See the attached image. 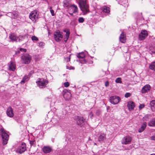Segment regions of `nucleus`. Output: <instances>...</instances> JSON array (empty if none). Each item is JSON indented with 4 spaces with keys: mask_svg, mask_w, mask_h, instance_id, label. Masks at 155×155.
<instances>
[{
    "mask_svg": "<svg viewBox=\"0 0 155 155\" xmlns=\"http://www.w3.org/2000/svg\"><path fill=\"white\" fill-rule=\"evenodd\" d=\"M66 68L67 69L69 70H74V67L72 66H66Z\"/></svg>",
    "mask_w": 155,
    "mask_h": 155,
    "instance_id": "43",
    "label": "nucleus"
},
{
    "mask_svg": "<svg viewBox=\"0 0 155 155\" xmlns=\"http://www.w3.org/2000/svg\"><path fill=\"white\" fill-rule=\"evenodd\" d=\"M30 143H31V144L32 143H31V142Z\"/></svg>",
    "mask_w": 155,
    "mask_h": 155,
    "instance_id": "53",
    "label": "nucleus"
},
{
    "mask_svg": "<svg viewBox=\"0 0 155 155\" xmlns=\"http://www.w3.org/2000/svg\"><path fill=\"white\" fill-rule=\"evenodd\" d=\"M125 48L126 50V51H124L125 53H127V51L128 48L127 47H126Z\"/></svg>",
    "mask_w": 155,
    "mask_h": 155,
    "instance_id": "50",
    "label": "nucleus"
},
{
    "mask_svg": "<svg viewBox=\"0 0 155 155\" xmlns=\"http://www.w3.org/2000/svg\"><path fill=\"white\" fill-rule=\"evenodd\" d=\"M150 116V115L149 114L145 115L143 118V120L146 121H148L149 120Z\"/></svg>",
    "mask_w": 155,
    "mask_h": 155,
    "instance_id": "32",
    "label": "nucleus"
},
{
    "mask_svg": "<svg viewBox=\"0 0 155 155\" xmlns=\"http://www.w3.org/2000/svg\"><path fill=\"white\" fill-rule=\"evenodd\" d=\"M54 37L55 40L57 41H60L63 38L62 33L59 31H57L54 33Z\"/></svg>",
    "mask_w": 155,
    "mask_h": 155,
    "instance_id": "7",
    "label": "nucleus"
},
{
    "mask_svg": "<svg viewBox=\"0 0 155 155\" xmlns=\"http://www.w3.org/2000/svg\"><path fill=\"white\" fill-rule=\"evenodd\" d=\"M120 41L122 43H124L126 40V36L124 32L122 33L120 35L119 37Z\"/></svg>",
    "mask_w": 155,
    "mask_h": 155,
    "instance_id": "21",
    "label": "nucleus"
},
{
    "mask_svg": "<svg viewBox=\"0 0 155 155\" xmlns=\"http://www.w3.org/2000/svg\"><path fill=\"white\" fill-rule=\"evenodd\" d=\"M75 119L78 125L81 126L84 123L83 117L77 116L75 117Z\"/></svg>",
    "mask_w": 155,
    "mask_h": 155,
    "instance_id": "15",
    "label": "nucleus"
},
{
    "mask_svg": "<svg viewBox=\"0 0 155 155\" xmlns=\"http://www.w3.org/2000/svg\"><path fill=\"white\" fill-rule=\"evenodd\" d=\"M71 54L68 57L66 58H65V61L67 62H68L70 61V56Z\"/></svg>",
    "mask_w": 155,
    "mask_h": 155,
    "instance_id": "41",
    "label": "nucleus"
},
{
    "mask_svg": "<svg viewBox=\"0 0 155 155\" xmlns=\"http://www.w3.org/2000/svg\"><path fill=\"white\" fill-rule=\"evenodd\" d=\"M38 86L40 88H43L47 87L48 81L43 78H39L38 81L36 82Z\"/></svg>",
    "mask_w": 155,
    "mask_h": 155,
    "instance_id": "3",
    "label": "nucleus"
},
{
    "mask_svg": "<svg viewBox=\"0 0 155 155\" xmlns=\"http://www.w3.org/2000/svg\"><path fill=\"white\" fill-rule=\"evenodd\" d=\"M132 137L129 135L126 136L124 137L121 141L123 144H127L130 143L132 140Z\"/></svg>",
    "mask_w": 155,
    "mask_h": 155,
    "instance_id": "9",
    "label": "nucleus"
},
{
    "mask_svg": "<svg viewBox=\"0 0 155 155\" xmlns=\"http://www.w3.org/2000/svg\"><path fill=\"white\" fill-rule=\"evenodd\" d=\"M150 139L151 140H155V134L150 137Z\"/></svg>",
    "mask_w": 155,
    "mask_h": 155,
    "instance_id": "45",
    "label": "nucleus"
},
{
    "mask_svg": "<svg viewBox=\"0 0 155 155\" xmlns=\"http://www.w3.org/2000/svg\"><path fill=\"white\" fill-rule=\"evenodd\" d=\"M147 123L146 122H144L141 126L140 127L138 130V131L139 133H141L143 131L147 126Z\"/></svg>",
    "mask_w": 155,
    "mask_h": 155,
    "instance_id": "27",
    "label": "nucleus"
},
{
    "mask_svg": "<svg viewBox=\"0 0 155 155\" xmlns=\"http://www.w3.org/2000/svg\"><path fill=\"white\" fill-rule=\"evenodd\" d=\"M62 94L65 100H68L71 97V95L70 90L64 89L62 92Z\"/></svg>",
    "mask_w": 155,
    "mask_h": 155,
    "instance_id": "12",
    "label": "nucleus"
},
{
    "mask_svg": "<svg viewBox=\"0 0 155 155\" xmlns=\"http://www.w3.org/2000/svg\"><path fill=\"white\" fill-rule=\"evenodd\" d=\"M107 110L108 109V107H107Z\"/></svg>",
    "mask_w": 155,
    "mask_h": 155,
    "instance_id": "54",
    "label": "nucleus"
},
{
    "mask_svg": "<svg viewBox=\"0 0 155 155\" xmlns=\"http://www.w3.org/2000/svg\"><path fill=\"white\" fill-rule=\"evenodd\" d=\"M77 57L79 58V61L81 64H84L87 62L86 57L84 52L79 53Z\"/></svg>",
    "mask_w": 155,
    "mask_h": 155,
    "instance_id": "6",
    "label": "nucleus"
},
{
    "mask_svg": "<svg viewBox=\"0 0 155 155\" xmlns=\"http://www.w3.org/2000/svg\"><path fill=\"white\" fill-rule=\"evenodd\" d=\"M93 116V114L92 113V112H91V113L89 114V116L91 118H92Z\"/></svg>",
    "mask_w": 155,
    "mask_h": 155,
    "instance_id": "48",
    "label": "nucleus"
},
{
    "mask_svg": "<svg viewBox=\"0 0 155 155\" xmlns=\"http://www.w3.org/2000/svg\"><path fill=\"white\" fill-rule=\"evenodd\" d=\"M118 2L119 4L123 5L125 8L128 7V2L127 0H120Z\"/></svg>",
    "mask_w": 155,
    "mask_h": 155,
    "instance_id": "25",
    "label": "nucleus"
},
{
    "mask_svg": "<svg viewBox=\"0 0 155 155\" xmlns=\"http://www.w3.org/2000/svg\"><path fill=\"white\" fill-rule=\"evenodd\" d=\"M105 86L106 87H107V81L105 82Z\"/></svg>",
    "mask_w": 155,
    "mask_h": 155,
    "instance_id": "51",
    "label": "nucleus"
},
{
    "mask_svg": "<svg viewBox=\"0 0 155 155\" xmlns=\"http://www.w3.org/2000/svg\"><path fill=\"white\" fill-rule=\"evenodd\" d=\"M120 100V98L118 96H112L110 97L109 100L111 103L115 104H117Z\"/></svg>",
    "mask_w": 155,
    "mask_h": 155,
    "instance_id": "8",
    "label": "nucleus"
},
{
    "mask_svg": "<svg viewBox=\"0 0 155 155\" xmlns=\"http://www.w3.org/2000/svg\"><path fill=\"white\" fill-rule=\"evenodd\" d=\"M9 68L10 70L14 71L16 68L15 64L13 62H10L9 64Z\"/></svg>",
    "mask_w": 155,
    "mask_h": 155,
    "instance_id": "24",
    "label": "nucleus"
},
{
    "mask_svg": "<svg viewBox=\"0 0 155 155\" xmlns=\"http://www.w3.org/2000/svg\"><path fill=\"white\" fill-rule=\"evenodd\" d=\"M148 125L150 127L155 126V118L150 120L148 123Z\"/></svg>",
    "mask_w": 155,
    "mask_h": 155,
    "instance_id": "31",
    "label": "nucleus"
},
{
    "mask_svg": "<svg viewBox=\"0 0 155 155\" xmlns=\"http://www.w3.org/2000/svg\"><path fill=\"white\" fill-rule=\"evenodd\" d=\"M144 106L145 105L144 104H140L139 106V109L140 110L143 108L144 107Z\"/></svg>",
    "mask_w": 155,
    "mask_h": 155,
    "instance_id": "42",
    "label": "nucleus"
},
{
    "mask_svg": "<svg viewBox=\"0 0 155 155\" xmlns=\"http://www.w3.org/2000/svg\"><path fill=\"white\" fill-rule=\"evenodd\" d=\"M131 95V94L129 92L127 93L125 95V97L126 98H128L130 97Z\"/></svg>",
    "mask_w": 155,
    "mask_h": 155,
    "instance_id": "39",
    "label": "nucleus"
},
{
    "mask_svg": "<svg viewBox=\"0 0 155 155\" xmlns=\"http://www.w3.org/2000/svg\"><path fill=\"white\" fill-rule=\"evenodd\" d=\"M63 31L66 33L65 35L64 36V40L66 42L68 40L70 35V30L66 28Z\"/></svg>",
    "mask_w": 155,
    "mask_h": 155,
    "instance_id": "22",
    "label": "nucleus"
},
{
    "mask_svg": "<svg viewBox=\"0 0 155 155\" xmlns=\"http://www.w3.org/2000/svg\"><path fill=\"white\" fill-rule=\"evenodd\" d=\"M135 107L134 103L132 101L129 102L127 104V107L129 110H133Z\"/></svg>",
    "mask_w": 155,
    "mask_h": 155,
    "instance_id": "23",
    "label": "nucleus"
},
{
    "mask_svg": "<svg viewBox=\"0 0 155 155\" xmlns=\"http://www.w3.org/2000/svg\"><path fill=\"white\" fill-rule=\"evenodd\" d=\"M150 105L152 110L153 111H155V100H153L150 102Z\"/></svg>",
    "mask_w": 155,
    "mask_h": 155,
    "instance_id": "28",
    "label": "nucleus"
},
{
    "mask_svg": "<svg viewBox=\"0 0 155 155\" xmlns=\"http://www.w3.org/2000/svg\"><path fill=\"white\" fill-rule=\"evenodd\" d=\"M79 5L81 10L84 14H86L89 11V7L86 0H79Z\"/></svg>",
    "mask_w": 155,
    "mask_h": 155,
    "instance_id": "1",
    "label": "nucleus"
},
{
    "mask_svg": "<svg viewBox=\"0 0 155 155\" xmlns=\"http://www.w3.org/2000/svg\"><path fill=\"white\" fill-rule=\"evenodd\" d=\"M149 49L150 53L152 55L155 54V45L150 46Z\"/></svg>",
    "mask_w": 155,
    "mask_h": 155,
    "instance_id": "29",
    "label": "nucleus"
},
{
    "mask_svg": "<svg viewBox=\"0 0 155 155\" xmlns=\"http://www.w3.org/2000/svg\"><path fill=\"white\" fill-rule=\"evenodd\" d=\"M9 38L12 41H17V40L18 39V37L14 33H11L9 35Z\"/></svg>",
    "mask_w": 155,
    "mask_h": 155,
    "instance_id": "26",
    "label": "nucleus"
},
{
    "mask_svg": "<svg viewBox=\"0 0 155 155\" xmlns=\"http://www.w3.org/2000/svg\"><path fill=\"white\" fill-rule=\"evenodd\" d=\"M107 86L108 85V84H109V83H108V82L107 81Z\"/></svg>",
    "mask_w": 155,
    "mask_h": 155,
    "instance_id": "52",
    "label": "nucleus"
},
{
    "mask_svg": "<svg viewBox=\"0 0 155 155\" xmlns=\"http://www.w3.org/2000/svg\"><path fill=\"white\" fill-rule=\"evenodd\" d=\"M150 88V86L149 84H147L144 86L141 90L142 93H145L149 91Z\"/></svg>",
    "mask_w": 155,
    "mask_h": 155,
    "instance_id": "20",
    "label": "nucleus"
},
{
    "mask_svg": "<svg viewBox=\"0 0 155 155\" xmlns=\"http://www.w3.org/2000/svg\"><path fill=\"white\" fill-rule=\"evenodd\" d=\"M102 12L103 13L107 12V7H105L103 9Z\"/></svg>",
    "mask_w": 155,
    "mask_h": 155,
    "instance_id": "47",
    "label": "nucleus"
},
{
    "mask_svg": "<svg viewBox=\"0 0 155 155\" xmlns=\"http://www.w3.org/2000/svg\"><path fill=\"white\" fill-rule=\"evenodd\" d=\"M23 62L25 64H29L31 59V57L29 54H25L23 55L21 57Z\"/></svg>",
    "mask_w": 155,
    "mask_h": 155,
    "instance_id": "5",
    "label": "nucleus"
},
{
    "mask_svg": "<svg viewBox=\"0 0 155 155\" xmlns=\"http://www.w3.org/2000/svg\"><path fill=\"white\" fill-rule=\"evenodd\" d=\"M29 36L28 35H19L18 37V38L19 42L23 41L24 42H27L28 41V37Z\"/></svg>",
    "mask_w": 155,
    "mask_h": 155,
    "instance_id": "14",
    "label": "nucleus"
},
{
    "mask_svg": "<svg viewBox=\"0 0 155 155\" xmlns=\"http://www.w3.org/2000/svg\"><path fill=\"white\" fill-rule=\"evenodd\" d=\"M148 35L147 31L145 30L141 31L139 35V38L140 40H142L144 39Z\"/></svg>",
    "mask_w": 155,
    "mask_h": 155,
    "instance_id": "13",
    "label": "nucleus"
},
{
    "mask_svg": "<svg viewBox=\"0 0 155 155\" xmlns=\"http://www.w3.org/2000/svg\"><path fill=\"white\" fill-rule=\"evenodd\" d=\"M107 14L108 13H109L110 12V8H109V7H107Z\"/></svg>",
    "mask_w": 155,
    "mask_h": 155,
    "instance_id": "49",
    "label": "nucleus"
},
{
    "mask_svg": "<svg viewBox=\"0 0 155 155\" xmlns=\"http://www.w3.org/2000/svg\"><path fill=\"white\" fill-rule=\"evenodd\" d=\"M69 13L71 15H73V13L77 12V7L74 5L70 6L68 8Z\"/></svg>",
    "mask_w": 155,
    "mask_h": 155,
    "instance_id": "11",
    "label": "nucleus"
},
{
    "mask_svg": "<svg viewBox=\"0 0 155 155\" xmlns=\"http://www.w3.org/2000/svg\"><path fill=\"white\" fill-rule=\"evenodd\" d=\"M20 51H23L25 52L27 50L26 49L21 48H20Z\"/></svg>",
    "mask_w": 155,
    "mask_h": 155,
    "instance_id": "46",
    "label": "nucleus"
},
{
    "mask_svg": "<svg viewBox=\"0 0 155 155\" xmlns=\"http://www.w3.org/2000/svg\"><path fill=\"white\" fill-rule=\"evenodd\" d=\"M6 15L12 19H15L18 16V12L16 11L14 12H9Z\"/></svg>",
    "mask_w": 155,
    "mask_h": 155,
    "instance_id": "18",
    "label": "nucleus"
},
{
    "mask_svg": "<svg viewBox=\"0 0 155 155\" xmlns=\"http://www.w3.org/2000/svg\"><path fill=\"white\" fill-rule=\"evenodd\" d=\"M43 151L45 153L51 152L52 150L51 147L48 146H44L42 148Z\"/></svg>",
    "mask_w": 155,
    "mask_h": 155,
    "instance_id": "19",
    "label": "nucleus"
},
{
    "mask_svg": "<svg viewBox=\"0 0 155 155\" xmlns=\"http://www.w3.org/2000/svg\"><path fill=\"white\" fill-rule=\"evenodd\" d=\"M149 68L154 71H155V61L152 62L149 66Z\"/></svg>",
    "mask_w": 155,
    "mask_h": 155,
    "instance_id": "30",
    "label": "nucleus"
},
{
    "mask_svg": "<svg viewBox=\"0 0 155 155\" xmlns=\"http://www.w3.org/2000/svg\"><path fill=\"white\" fill-rule=\"evenodd\" d=\"M31 76L30 74H29L28 75H25L22 78V80L20 82V83L21 84H23L25 82L28 81L29 79Z\"/></svg>",
    "mask_w": 155,
    "mask_h": 155,
    "instance_id": "16",
    "label": "nucleus"
},
{
    "mask_svg": "<svg viewBox=\"0 0 155 155\" xmlns=\"http://www.w3.org/2000/svg\"><path fill=\"white\" fill-rule=\"evenodd\" d=\"M38 15L37 11L34 10L31 12L29 17L33 21L35 22L38 19Z\"/></svg>",
    "mask_w": 155,
    "mask_h": 155,
    "instance_id": "4",
    "label": "nucleus"
},
{
    "mask_svg": "<svg viewBox=\"0 0 155 155\" xmlns=\"http://www.w3.org/2000/svg\"><path fill=\"white\" fill-rule=\"evenodd\" d=\"M26 150V145L25 143H22L21 146L18 147L16 150L18 153L21 154Z\"/></svg>",
    "mask_w": 155,
    "mask_h": 155,
    "instance_id": "10",
    "label": "nucleus"
},
{
    "mask_svg": "<svg viewBox=\"0 0 155 155\" xmlns=\"http://www.w3.org/2000/svg\"><path fill=\"white\" fill-rule=\"evenodd\" d=\"M49 9L50 11V12L51 14V15L52 16H54V11L52 9V8L51 7H50L49 8Z\"/></svg>",
    "mask_w": 155,
    "mask_h": 155,
    "instance_id": "37",
    "label": "nucleus"
},
{
    "mask_svg": "<svg viewBox=\"0 0 155 155\" xmlns=\"http://www.w3.org/2000/svg\"><path fill=\"white\" fill-rule=\"evenodd\" d=\"M115 82L117 83H121V79L120 78H118L115 80Z\"/></svg>",
    "mask_w": 155,
    "mask_h": 155,
    "instance_id": "35",
    "label": "nucleus"
},
{
    "mask_svg": "<svg viewBox=\"0 0 155 155\" xmlns=\"http://www.w3.org/2000/svg\"><path fill=\"white\" fill-rule=\"evenodd\" d=\"M64 6L69 8L70 6L68 1V0H66L64 1Z\"/></svg>",
    "mask_w": 155,
    "mask_h": 155,
    "instance_id": "34",
    "label": "nucleus"
},
{
    "mask_svg": "<svg viewBox=\"0 0 155 155\" xmlns=\"http://www.w3.org/2000/svg\"><path fill=\"white\" fill-rule=\"evenodd\" d=\"M31 39L33 41H38V38L37 37L35 36H32L31 38Z\"/></svg>",
    "mask_w": 155,
    "mask_h": 155,
    "instance_id": "36",
    "label": "nucleus"
},
{
    "mask_svg": "<svg viewBox=\"0 0 155 155\" xmlns=\"http://www.w3.org/2000/svg\"><path fill=\"white\" fill-rule=\"evenodd\" d=\"M6 113L7 115L9 117H12L14 116L13 110L11 107H9L7 109Z\"/></svg>",
    "mask_w": 155,
    "mask_h": 155,
    "instance_id": "17",
    "label": "nucleus"
},
{
    "mask_svg": "<svg viewBox=\"0 0 155 155\" xmlns=\"http://www.w3.org/2000/svg\"><path fill=\"white\" fill-rule=\"evenodd\" d=\"M78 21L80 23H82L84 21V19L83 18L80 17L79 18Z\"/></svg>",
    "mask_w": 155,
    "mask_h": 155,
    "instance_id": "38",
    "label": "nucleus"
},
{
    "mask_svg": "<svg viewBox=\"0 0 155 155\" xmlns=\"http://www.w3.org/2000/svg\"><path fill=\"white\" fill-rule=\"evenodd\" d=\"M1 137L2 139V143L3 145H6L8 143L9 139V136L6 133L5 129L2 128L0 130Z\"/></svg>",
    "mask_w": 155,
    "mask_h": 155,
    "instance_id": "2",
    "label": "nucleus"
},
{
    "mask_svg": "<svg viewBox=\"0 0 155 155\" xmlns=\"http://www.w3.org/2000/svg\"><path fill=\"white\" fill-rule=\"evenodd\" d=\"M64 85L65 87H67L69 86L70 84L68 82H65L64 83Z\"/></svg>",
    "mask_w": 155,
    "mask_h": 155,
    "instance_id": "44",
    "label": "nucleus"
},
{
    "mask_svg": "<svg viewBox=\"0 0 155 155\" xmlns=\"http://www.w3.org/2000/svg\"><path fill=\"white\" fill-rule=\"evenodd\" d=\"M105 137V135L103 134H101L99 137L98 140L99 141H102L104 140Z\"/></svg>",
    "mask_w": 155,
    "mask_h": 155,
    "instance_id": "33",
    "label": "nucleus"
},
{
    "mask_svg": "<svg viewBox=\"0 0 155 155\" xmlns=\"http://www.w3.org/2000/svg\"><path fill=\"white\" fill-rule=\"evenodd\" d=\"M38 46L42 47L45 45V43L42 42H40L38 43Z\"/></svg>",
    "mask_w": 155,
    "mask_h": 155,
    "instance_id": "40",
    "label": "nucleus"
}]
</instances>
